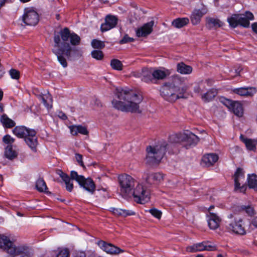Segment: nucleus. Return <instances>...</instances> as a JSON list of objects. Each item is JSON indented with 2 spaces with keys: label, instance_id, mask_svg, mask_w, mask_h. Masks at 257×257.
<instances>
[{
  "label": "nucleus",
  "instance_id": "nucleus-1",
  "mask_svg": "<svg viewBox=\"0 0 257 257\" xmlns=\"http://www.w3.org/2000/svg\"><path fill=\"white\" fill-rule=\"evenodd\" d=\"M70 41L72 45H78L80 43V37L74 32L71 33L68 28L61 30L59 34H55L54 41L55 43L53 52L57 56V59L61 65L65 68L67 66V62L65 56L68 60L71 59L72 52L75 50L73 49L67 41Z\"/></svg>",
  "mask_w": 257,
  "mask_h": 257
},
{
  "label": "nucleus",
  "instance_id": "nucleus-2",
  "mask_svg": "<svg viewBox=\"0 0 257 257\" xmlns=\"http://www.w3.org/2000/svg\"><path fill=\"white\" fill-rule=\"evenodd\" d=\"M115 94L120 100H113V106L123 112L140 113L139 104L143 99L142 96L127 88L116 89Z\"/></svg>",
  "mask_w": 257,
  "mask_h": 257
},
{
  "label": "nucleus",
  "instance_id": "nucleus-3",
  "mask_svg": "<svg viewBox=\"0 0 257 257\" xmlns=\"http://www.w3.org/2000/svg\"><path fill=\"white\" fill-rule=\"evenodd\" d=\"M120 191L125 195L132 193L135 186V179L130 175L124 174L118 177ZM135 201L138 203L145 204L149 201L150 191L145 185L139 184L133 192Z\"/></svg>",
  "mask_w": 257,
  "mask_h": 257
},
{
  "label": "nucleus",
  "instance_id": "nucleus-4",
  "mask_svg": "<svg viewBox=\"0 0 257 257\" xmlns=\"http://www.w3.org/2000/svg\"><path fill=\"white\" fill-rule=\"evenodd\" d=\"M182 81L177 76L174 77L171 81L165 83L160 89L161 95L169 101H174L178 98H183L187 89L186 86L180 87Z\"/></svg>",
  "mask_w": 257,
  "mask_h": 257
},
{
  "label": "nucleus",
  "instance_id": "nucleus-5",
  "mask_svg": "<svg viewBox=\"0 0 257 257\" xmlns=\"http://www.w3.org/2000/svg\"><path fill=\"white\" fill-rule=\"evenodd\" d=\"M0 248L9 254L7 257H30L28 247L16 246L8 236L4 235H0Z\"/></svg>",
  "mask_w": 257,
  "mask_h": 257
},
{
  "label": "nucleus",
  "instance_id": "nucleus-6",
  "mask_svg": "<svg viewBox=\"0 0 257 257\" xmlns=\"http://www.w3.org/2000/svg\"><path fill=\"white\" fill-rule=\"evenodd\" d=\"M13 133L18 138H24L27 145L33 151H36L38 144L36 132L25 126H18L14 128Z\"/></svg>",
  "mask_w": 257,
  "mask_h": 257
},
{
  "label": "nucleus",
  "instance_id": "nucleus-7",
  "mask_svg": "<svg viewBox=\"0 0 257 257\" xmlns=\"http://www.w3.org/2000/svg\"><path fill=\"white\" fill-rule=\"evenodd\" d=\"M168 145L163 143L155 146H149L147 148L146 163L149 165L158 164L165 154Z\"/></svg>",
  "mask_w": 257,
  "mask_h": 257
},
{
  "label": "nucleus",
  "instance_id": "nucleus-8",
  "mask_svg": "<svg viewBox=\"0 0 257 257\" xmlns=\"http://www.w3.org/2000/svg\"><path fill=\"white\" fill-rule=\"evenodd\" d=\"M253 19L252 13L247 11L244 14L232 15L231 17L227 19V21L232 28H235L238 26L248 28L250 25L249 21Z\"/></svg>",
  "mask_w": 257,
  "mask_h": 257
},
{
  "label": "nucleus",
  "instance_id": "nucleus-9",
  "mask_svg": "<svg viewBox=\"0 0 257 257\" xmlns=\"http://www.w3.org/2000/svg\"><path fill=\"white\" fill-rule=\"evenodd\" d=\"M70 176L72 180H76L79 185L87 191L93 194L95 191V185L91 178H85L82 175H79L78 173L74 171L71 172Z\"/></svg>",
  "mask_w": 257,
  "mask_h": 257
},
{
  "label": "nucleus",
  "instance_id": "nucleus-10",
  "mask_svg": "<svg viewBox=\"0 0 257 257\" xmlns=\"http://www.w3.org/2000/svg\"><path fill=\"white\" fill-rule=\"evenodd\" d=\"M226 228L230 232L236 234L243 235L246 230L241 218H235L233 220L226 222Z\"/></svg>",
  "mask_w": 257,
  "mask_h": 257
},
{
  "label": "nucleus",
  "instance_id": "nucleus-11",
  "mask_svg": "<svg viewBox=\"0 0 257 257\" xmlns=\"http://www.w3.org/2000/svg\"><path fill=\"white\" fill-rule=\"evenodd\" d=\"M22 20L26 25L34 26L39 21V15L35 10L31 8H27L24 10Z\"/></svg>",
  "mask_w": 257,
  "mask_h": 257
},
{
  "label": "nucleus",
  "instance_id": "nucleus-12",
  "mask_svg": "<svg viewBox=\"0 0 257 257\" xmlns=\"http://www.w3.org/2000/svg\"><path fill=\"white\" fill-rule=\"evenodd\" d=\"M201 7L199 9H194L190 16V19L191 24L196 26L200 24L201 18L204 15L206 14L208 12L207 7L202 3L201 4Z\"/></svg>",
  "mask_w": 257,
  "mask_h": 257
},
{
  "label": "nucleus",
  "instance_id": "nucleus-13",
  "mask_svg": "<svg viewBox=\"0 0 257 257\" xmlns=\"http://www.w3.org/2000/svg\"><path fill=\"white\" fill-rule=\"evenodd\" d=\"M216 249V246L209 244L207 242H202L194 244L186 247V251L190 252H195L203 250L213 251Z\"/></svg>",
  "mask_w": 257,
  "mask_h": 257
},
{
  "label": "nucleus",
  "instance_id": "nucleus-14",
  "mask_svg": "<svg viewBox=\"0 0 257 257\" xmlns=\"http://www.w3.org/2000/svg\"><path fill=\"white\" fill-rule=\"evenodd\" d=\"M245 177L243 170L237 168L234 174V185L235 190H239L240 192H244L246 189L244 185Z\"/></svg>",
  "mask_w": 257,
  "mask_h": 257
},
{
  "label": "nucleus",
  "instance_id": "nucleus-15",
  "mask_svg": "<svg viewBox=\"0 0 257 257\" xmlns=\"http://www.w3.org/2000/svg\"><path fill=\"white\" fill-rule=\"evenodd\" d=\"M97 244L102 250L108 254H116L121 252H123V250L119 247L114 246L111 243H107L103 240L98 241L97 242Z\"/></svg>",
  "mask_w": 257,
  "mask_h": 257
},
{
  "label": "nucleus",
  "instance_id": "nucleus-16",
  "mask_svg": "<svg viewBox=\"0 0 257 257\" xmlns=\"http://www.w3.org/2000/svg\"><path fill=\"white\" fill-rule=\"evenodd\" d=\"M117 18L115 16H107L105 19V22L101 25V31L106 32L114 28L117 23Z\"/></svg>",
  "mask_w": 257,
  "mask_h": 257
},
{
  "label": "nucleus",
  "instance_id": "nucleus-17",
  "mask_svg": "<svg viewBox=\"0 0 257 257\" xmlns=\"http://www.w3.org/2000/svg\"><path fill=\"white\" fill-rule=\"evenodd\" d=\"M154 25V21L145 24L142 27L136 30V35L138 37H146L151 34Z\"/></svg>",
  "mask_w": 257,
  "mask_h": 257
},
{
  "label": "nucleus",
  "instance_id": "nucleus-18",
  "mask_svg": "<svg viewBox=\"0 0 257 257\" xmlns=\"http://www.w3.org/2000/svg\"><path fill=\"white\" fill-rule=\"evenodd\" d=\"M199 138L189 131H186L183 133V141L187 146H195L199 141Z\"/></svg>",
  "mask_w": 257,
  "mask_h": 257
},
{
  "label": "nucleus",
  "instance_id": "nucleus-19",
  "mask_svg": "<svg viewBox=\"0 0 257 257\" xmlns=\"http://www.w3.org/2000/svg\"><path fill=\"white\" fill-rule=\"evenodd\" d=\"M163 180V176L160 173H152L147 174L146 178L147 183L149 185L158 184Z\"/></svg>",
  "mask_w": 257,
  "mask_h": 257
},
{
  "label": "nucleus",
  "instance_id": "nucleus-20",
  "mask_svg": "<svg viewBox=\"0 0 257 257\" xmlns=\"http://www.w3.org/2000/svg\"><path fill=\"white\" fill-rule=\"evenodd\" d=\"M232 91L234 93L242 96H251L256 92L255 88L252 87L235 88Z\"/></svg>",
  "mask_w": 257,
  "mask_h": 257
},
{
  "label": "nucleus",
  "instance_id": "nucleus-21",
  "mask_svg": "<svg viewBox=\"0 0 257 257\" xmlns=\"http://www.w3.org/2000/svg\"><path fill=\"white\" fill-rule=\"evenodd\" d=\"M223 25V23L217 18L210 17L206 18V26L209 29H217Z\"/></svg>",
  "mask_w": 257,
  "mask_h": 257
},
{
  "label": "nucleus",
  "instance_id": "nucleus-22",
  "mask_svg": "<svg viewBox=\"0 0 257 257\" xmlns=\"http://www.w3.org/2000/svg\"><path fill=\"white\" fill-rule=\"evenodd\" d=\"M208 224L210 228L211 229L217 228L219 226L220 222V218L216 214L211 212L208 215Z\"/></svg>",
  "mask_w": 257,
  "mask_h": 257
},
{
  "label": "nucleus",
  "instance_id": "nucleus-23",
  "mask_svg": "<svg viewBox=\"0 0 257 257\" xmlns=\"http://www.w3.org/2000/svg\"><path fill=\"white\" fill-rule=\"evenodd\" d=\"M218 160V156L213 153L205 155L202 159V162L207 167L213 165Z\"/></svg>",
  "mask_w": 257,
  "mask_h": 257
},
{
  "label": "nucleus",
  "instance_id": "nucleus-24",
  "mask_svg": "<svg viewBox=\"0 0 257 257\" xmlns=\"http://www.w3.org/2000/svg\"><path fill=\"white\" fill-rule=\"evenodd\" d=\"M169 74L168 70L155 69L153 71V79L162 80Z\"/></svg>",
  "mask_w": 257,
  "mask_h": 257
},
{
  "label": "nucleus",
  "instance_id": "nucleus-25",
  "mask_svg": "<svg viewBox=\"0 0 257 257\" xmlns=\"http://www.w3.org/2000/svg\"><path fill=\"white\" fill-rule=\"evenodd\" d=\"M177 71L182 74H189L192 71V68L190 66L187 65L181 62L177 64Z\"/></svg>",
  "mask_w": 257,
  "mask_h": 257
},
{
  "label": "nucleus",
  "instance_id": "nucleus-26",
  "mask_svg": "<svg viewBox=\"0 0 257 257\" xmlns=\"http://www.w3.org/2000/svg\"><path fill=\"white\" fill-rule=\"evenodd\" d=\"M233 104L230 110L236 116L238 117L242 116L243 114V108L241 103L238 101H235Z\"/></svg>",
  "mask_w": 257,
  "mask_h": 257
},
{
  "label": "nucleus",
  "instance_id": "nucleus-27",
  "mask_svg": "<svg viewBox=\"0 0 257 257\" xmlns=\"http://www.w3.org/2000/svg\"><path fill=\"white\" fill-rule=\"evenodd\" d=\"M189 22L188 18H179L174 20L172 24L176 28H181L187 25Z\"/></svg>",
  "mask_w": 257,
  "mask_h": 257
},
{
  "label": "nucleus",
  "instance_id": "nucleus-28",
  "mask_svg": "<svg viewBox=\"0 0 257 257\" xmlns=\"http://www.w3.org/2000/svg\"><path fill=\"white\" fill-rule=\"evenodd\" d=\"M217 95V92L213 89H210L206 93L202 95L201 98L205 102L212 100Z\"/></svg>",
  "mask_w": 257,
  "mask_h": 257
},
{
  "label": "nucleus",
  "instance_id": "nucleus-29",
  "mask_svg": "<svg viewBox=\"0 0 257 257\" xmlns=\"http://www.w3.org/2000/svg\"><path fill=\"white\" fill-rule=\"evenodd\" d=\"M41 99L44 105L48 108L52 107V97L49 93L44 94L41 97Z\"/></svg>",
  "mask_w": 257,
  "mask_h": 257
},
{
  "label": "nucleus",
  "instance_id": "nucleus-30",
  "mask_svg": "<svg viewBox=\"0 0 257 257\" xmlns=\"http://www.w3.org/2000/svg\"><path fill=\"white\" fill-rule=\"evenodd\" d=\"M1 120L4 126L7 128H11L15 125L14 121L9 118L6 114H3L1 116Z\"/></svg>",
  "mask_w": 257,
  "mask_h": 257
},
{
  "label": "nucleus",
  "instance_id": "nucleus-31",
  "mask_svg": "<svg viewBox=\"0 0 257 257\" xmlns=\"http://www.w3.org/2000/svg\"><path fill=\"white\" fill-rule=\"evenodd\" d=\"M240 140L245 144V146L248 150L253 151L255 149V144L252 140L244 138L242 135L240 136Z\"/></svg>",
  "mask_w": 257,
  "mask_h": 257
},
{
  "label": "nucleus",
  "instance_id": "nucleus-32",
  "mask_svg": "<svg viewBox=\"0 0 257 257\" xmlns=\"http://www.w3.org/2000/svg\"><path fill=\"white\" fill-rule=\"evenodd\" d=\"M183 133L171 135L169 137V142L171 143H179L183 142Z\"/></svg>",
  "mask_w": 257,
  "mask_h": 257
},
{
  "label": "nucleus",
  "instance_id": "nucleus-33",
  "mask_svg": "<svg viewBox=\"0 0 257 257\" xmlns=\"http://www.w3.org/2000/svg\"><path fill=\"white\" fill-rule=\"evenodd\" d=\"M142 79L146 82H150L153 80V72H151L147 69H143L142 72Z\"/></svg>",
  "mask_w": 257,
  "mask_h": 257
},
{
  "label": "nucleus",
  "instance_id": "nucleus-34",
  "mask_svg": "<svg viewBox=\"0 0 257 257\" xmlns=\"http://www.w3.org/2000/svg\"><path fill=\"white\" fill-rule=\"evenodd\" d=\"M248 185L250 188L257 191V176L252 174L248 177Z\"/></svg>",
  "mask_w": 257,
  "mask_h": 257
},
{
  "label": "nucleus",
  "instance_id": "nucleus-35",
  "mask_svg": "<svg viewBox=\"0 0 257 257\" xmlns=\"http://www.w3.org/2000/svg\"><path fill=\"white\" fill-rule=\"evenodd\" d=\"M5 155L9 159H13L16 157V152L13 150L12 146L8 145L5 149Z\"/></svg>",
  "mask_w": 257,
  "mask_h": 257
},
{
  "label": "nucleus",
  "instance_id": "nucleus-36",
  "mask_svg": "<svg viewBox=\"0 0 257 257\" xmlns=\"http://www.w3.org/2000/svg\"><path fill=\"white\" fill-rule=\"evenodd\" d=\"M36 187L37 189L40 192H44L47 189L44 180L41 178L39 179L37 181L36 183Z\"/></svg>",
  "mask_w": 257,
  "mask_h": 257
},
{
  "label": "nucleus",
  "instance_id": "nucleus-37",
  "mask_svg": "<svg viewBox=\"0 0 257 257\" xmlns=\"http://www.w3.org/2000/svg\"><path fill=\"white\" fill-rule=\"evenodd\" d=\"M110 66L113 69L116 70H121L122 69V64L120 61L118 59H112L110 61Z\"/></svg>",
  "mask_w": 257,
  "mask_h": 257
},
{
  "label": "nucleus",
  "instance_id": "nucleus-38",
  "mask_svg": "<svg viewBox=\"0 0 257 257\" xmlns=\"http://www.w3.org/2000/svg\"><path fill=\"white\" fill-rule=\"evenodd\" d=\"M91 55L92 58L97 60H101L103 58V54L101 51L95 50L91 52Z\"/></svg>",
  "mask_w": 257,
  "mask_h": 257
},
{
  "label": "nucleus",
  "instance_id": "nucleus-39",
  "mask_svg": "<svg viewBox=\"0 0 257 257\" xmlns=\"http://www.w3.org/2000/svg\"><path fill=\"white\" fill-rule=\"evenodd\" d=\"M91 46L95 49H102L104 47V42L96 39H93L91 42Z\"/></svg>",
  "mask_w": 257,
  "mask_h": 257
},
{
  "label": "nucleus",
  "instance_id": "nucleus-40",
  "mask_svg": "<svg viewBox=\"0 0 257 257\" xmlns=\"http://www.w3.org/2000/svg\"><path fill=\"white\" fill-rule=\"evenodd\" d=\"M57 174L59 175V176L61 178L63 181L65 182V183H68L71 181V179L69 176L66 173H64L62 171L60 170H58L57 171Z\"/></svg>",
  "mask_w": 257,
  "mask_h": 257
},
{
  "label": "nucleus",
  "instance_id": "nucleus-41",
  "mask_svg": "<svg viewBox=\"0 0 257 257\" xmlns=\"http://www.w3.org/2000/svg\"><path fill=\"white\" fill-rule=\"evenodd\" d=\"M57 174L59 175V176L61 178L63 181L65 182V183H68L71 181V179L69 176L66 173H64L62 171L60 170H58L57 171Z\"/></svg>",
  "mask_w": 257,
  "mask_h": 257
},
{
  "label": "nucleus",
  "instance_id": "nucleus-42",
  "mask_svg": "<svg viewBox=\"0 0 257 257\" xmlns=\"http://www.w3.org/2000/svg\"><path fill=\"white\" fill-rule=\"evenodd\" d=\"M234 101H232L225 98H223L221 99V102L229 109H231V107L232 106L233 104V103L234 102Z\"/></svg>",
  "mask_w": 257,
  "mask_h": 257
},
{
  "label": "nucleus",
  "instance_id": "nucleus-43",
  "mask_svg": "<svg viewBox=\"0 0 257 257\" xmlns=\"http://www.w3.org/2000/svg\"><path fill=\"white\" fill-rule=\"evenodd\" d=\"M149 212L154 217L158 219H160L162 215V212L156 209V208H153L149 210Z\"/></svg>",
  "mask_w": 257,
  "mask_h": 257
},
{
  "label": "nucleus",
  "instance_id": "nucleus-44",
  "mask_svg": "<svg viewBox=\"0 0 257 257\" xmlns=\"http://www.w3.org/2000/svg\"><path fill=\"white\" fill-rule=\"evenodd\" d=\"M9 72L12 78L18 79L20 78V72L16 69H12L10 70Z\"/></svg>",
  "mask_w": 257,
  "mask_h": 257
},
{
  "label": "nucleus",
  "instance_id": "nucleus-45",
  "mask_svg": "<svg viewBox=\"0 0 257 257\" xmlns=\"http://www.w3.org/2000/svg\"><path fill=\"white\" fill-rule=\"evenodd\" d=\"M134 41V39L131 37H130L128 35L126 34L124 36L123 38L120 40L119 44H123L127 43L129 42H132Z\"/></svg>",
  "mask_w": 257,
  "mask_h": 257
},
{
  "label": "nucleus",
  "instance_id": "nucleus-46",
  "mask_svg": "<svg viewBox=\"0 0 257 257\" xmlns=\"http://www.w3.org/2000/svg\"><path fill=\"white\" fill-rule=\"evenodd\" d=\"M3 140L6 144L11 145L14 142L15 139L10 135H7L3 137Z\"/></svg>",
  "mask_w": 257,
  "mask_h": 257
},
{
  "label": "nucleus",
  "instance_id": "nucleus-47",
  "mask_svg": "<svg viewBox=\"0 0 257 257\" xmlns=\"http://www.w3.org/2000/svg\"><path fill=\"white\" fill-rule=\"evenodd\" d=\"M56 257H69V251L68 249L65 248L60 250Z\"/></svg>",
  "mask_w": 257,
  "mask_h": 257
},
{
  "label": "nucleus",
  "instance_id": "nucleus-48",
  "mask_svg": "<svg viewBox=\"0 0 257 257\" xmlns=\"http://www.w3.org/2000/svg\"><path fill=\"white\" fill-rule=\"evenodd\" d=\"M110 211L115 215L117 216H122V209L111 207L110 208Z\"/></svg>",
  "mask_w": 257,
  "mask_h": 257
},
{
  "label": "nucleus",
  "instance_id": "nucleus-49",
  "mask_svg": "<svg viewBox=\"0 0 257 257\" xmlns=\"http://www.w3.org/2000/svg\"><path fill=\"white\" fill-rule=\"evenodd\" d=\"M241 208L244 210L249 215H252L254 214V210L252 207L250 206H243Z\"/></svg>",
  "mask_w": 257,
  "mask_h": 257
},
{
  "label": "nucleus",
  "instance_id": "nucleus-50",
  "mask_svg": "<svg viewBox=\"0 0 257 257\" xmlns=\"http://www.w3.org/2000/svg\"><path fill=\"white\" fill-rule=\"evenodd\" d=\"M122 217H125L127 216L135 215V212L131 210L122 209Z\"/></svg>",
  "mask_w": 257,
  "mask_h": 257
},
{
  "label": "nucleus",
  "instance_id": "nucleus-51",
  "mask_svg": "<svg viewBox=\"0 0 257 257\" xmlns=\"http://www.w3.org/2000/svg\"><path fill=\"white\" fill-rule=\"evenodd\" d=\"M78 133L81 134L82 135H87L88 133V132L85 126L78 125Z\"/></svg>",
  "mask_w": 257,
  "mask_h": 257
},
{
  "label": "nucleus",
  "instance_id": "nucleus-52",
  "mask_svg": "<svg viewBox=\"0 0 257 257\" xmlns=\"http://www.w3.org/2000/svg\"><path fill=\"white\" fill-rule=\"evenodd\" d=\"M75 158L78 164L82 166V167L84 168V165L83 164V161H82V156L79 154H75Z\"/></svg>",
  "mask_w": 257,
  "mask_h": 257
},
{
  "label": "nucleus",
  "instance_id": "nucleus-53",
  "mask_svg": "<svg viewBox=\"0 0 257 257\" xmlns=\"http://www.w3.org/2000/svg\"><path fill=\"white\" fill-rule=\"evenodd\" d=\"M71 134L73 136H76L78 134L77 125H72L70 127Z\"/></svg>",
  "mask_w": 257,
  "mask_h": 257
},
{
  "label": "nucleus",
  "instance_id": "nucleus-54",
  "mask_svg": "<svg viewBox=\"0 0 257 257\" xmlns=\"http://www.w3.org/2000/svg\"><path fill=\"white\" fill-rule=\"evenodd\" d=\"M65 185L66 190L69 192H71L73 188V184L71 181L68 183H66Z\"/></svg>",
  "mask_w": 257,
  "mask_h": 257
},
{
  "label": "nucleus",
  "instance_id": "nucleus-55",
  "mask_svg": "<svg viewBox=\"0 0 257 257\" xmlns=\"http://www.w3.org/2000/svg\"><path fill=\"white\" fill-rule=\"evenodd\" d=\"M252 31L257 34V23H254L251 25Z\"/></svg>",
  "mask_w": 257,
  "mask_h": 257
},
{
  "label": "nucleus",
  "instance_id": "nucleus-56",
  "mask_svg": "<svg viewBox=\"0 0 257 257\" xmlns=\"http://www.w3.org/2000/svg\"><path fill=\"white\" fill-rule=\"evenodd\" d=\"M59 116L63 120H65L67 118L66 115L62 112L59 113Z\"/></svg>",
  "mask_w": 257,
  "mask_h": 257
},
{
  "label": "nucleus",
  "instance_id": "nucleus-57",
  "mask_svg": "<svg viewBox=\"0 0 257 257\" xmlns=\"http://www.w3.org/2000/svg\"><path fill=\"white\" fill-rule=\"evenodd\" d=\"M194 91L195 93H199L201 92L200 87L199 86H196L194 87Z\"/></svg>",
  "mask_w": 257,
  "mask_h": 257
},
{
  "label": "nucleus",
  "instance_id": "nucleus-58",
  "mask_svg": "<svg viewBox=\"0 0 257 257\" xmlns=\"http://www.w3.org/2000/svg\"><path fill=\"white\" fill-rule=\"evenodd\" d=\"M252 224L257 227V217H255L252 221Z\"/></svg>",
  "mask_w": 257,
  "mask_h": 257
},
{
  "label": "nucleus",
  "instance_id": "nucleus-59",
  "mask_svg": "<svg viewBox=\"0 0 257 257\" xmlns=\"http://www.w3.org/2000/svg\"><path fill=\"white\" fill-rule=\"evenodd\" d=\"M0 1H3L4 5L6 3H12L14 0H0Z\"/></svg>",
  "mask_w": 257,
  "mask_h": 257
},
{
  "label": "nucleus",
  "instance_id": "nucleus-60",
  "mask_svg": "<svg viewBox=\"0 0 257 257\" xmlns=\"http://www.w3.org/2000/svg\"><path fill=\"white\" fill-rule=\"evenodd\" d=\"M3 96V92L0 90V101L2 100Z\"/></svg>",
  "mask_w": 257,
  "mask_h": 257
},
{
  "label": "nucleus",
  "instance_id": "nucleus-61",
  "mask_svg": "<svg viewBox=\"0 0 257 257\" xmlns=\"http://www.w3.org/2000/svg\"><path fill=\"white\" fill-rule=\"evenodd\" d=\"M21 2L25 3L29 2L30 0H20Z\"/></svg>",
  "mask_w": 257,
  "mask_h": 257
},
{
  "label": "nucleus",
  "instance_id": "nucleus-62",
  "mask_svg": "<svg viewBox=\"0 0 257 257\" xmlns=\"http://www.w3.org/2000/svg\"><path fill=\"white\" fill-rule=\"evenodd\" d=\"M4 111L3 107L2 105H0V112H3Z\"/></svg>",
  "mask_w": 257,
  "mask_h": 257
},
{
  "label": "nucleus",
  "instance_id": "nucleus-63",
  "mask_svg": "<svg viewBox=\"0 0 257 257\" xmlns=\"http://www.w3.org/2000/svg\"><path fill=\"white\" fill-rule=\"evenodd\" d=\"M4 2L3 1H0V8L4 6Z\"/></svg>",
  "mask_w": 257,
  "mask_h": 257
},
{
  "label": "nucleus",
  "instance_id": "nucleus-64",
  "mask_svg": "<svg viewBox=\"0 0 257 257\" xmlns=\"http://www.w3.org/2000/svg\"><path fill=\"white\" fill-rule=\"evenodd\" d=\"M214 208V206L213 205H211L209 207V208H208V211H210L211 210V209L213 208Z\"/></svg>",
  "mask_w": 257,
  "mask_h": 257
}]
</instances>
